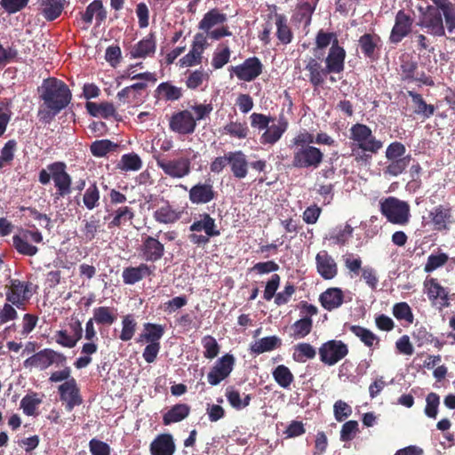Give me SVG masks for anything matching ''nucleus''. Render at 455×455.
Here are the masks:
<instances>
[{
    "label": "nucleus",
    "mask_w": 455,
    "mask_h": 455,
    "mask_svg": "<svg viewBox=\"0 0 455 455\" xmlns=\"http://www.w3.org/2000/svg\"><path fill=\"white\" fill-rule=\"evenodd\" d=\"M156 266L140 263L137 267H127L123 270L122 277L125 284L132 285L145 277L155 274Z\"/></svg>",
    "instance_id": "27"
},
{
    "label": "nucleus",
    "mask_w": 455,
    "mask_h": 455,
    "mask_svg": "<svg viewBox=\"0 0 455 455\" xmlns=\"http://www.w3.org/2000/svg\"><path fill=\"white\" fill-rule=\"evenodd\" d=\"M381 214L392 224L404 226L411 218L410 205L407 202L395 196H388L379 202Z\"/></svg>",
    "instance_id": "5"
},
{
    "label": "nucleus",
    "mask_w": 455,
    "mask_h": 455,
    "mask_svg": "<svg viewBox=\"0 0 455 455\" xmlns=\"http://www.w3.org/2000/svg\"><path fill=\"white\" fill-rule=\"evenodd\" d=\"M227 21V14L220 12L217 8L207 12L198 24L201 30L209 32L214 26L223 24Z\"/></svg>",
    "instance_id": "38"
},
{
    "label": "nucleus",
    "mask_w": 455,
    "mask_h": 455,
    "mask_svg": "<svg viewBox=\"0 0 455 455\" xmlns=\"http://www.w3.org/2000/svg\"><path fill=\"white\" fill-rule=\"evenodd\" d=\"M137 329V322L134 319V316L131 314H128L123 316L122 319V331L119 335V339L122 341H129L132 339L135 334Z\"/></svg>",
    "instance_id": "53"
},
{
    "label": "nucleus",
    "mask_w": 455,
    "mask_h": 455,
    "mask_svg": "<svg viewBox=\"0 0 455 455\" xmlns=\"http://www.w3.org/2000/svg\"><path fill=\"white\" fill-rule=\"evenodd\" d=\"M228 163L233 176L236 179H244L248 174V161L246 155L241 151H230L228 153Z\"/></svg>",
    "instance_id": "28"
},
{
    "label": "nucleus",
    "mask_w": 455,
    "mask_h": 455,
    "mask_svg": "<svg viewBox=\"0 0 455 455\" xmlns=\"http://www.w3.org/2000/svg\"><path fill=\"white\" fill-rule=\"evenodd\" d=\"M348 354V347L342 340L331 339L319 347V356L323 363L331 366L341 361Z\"/></svg>",
    "instance_id": "9"
},
{
    "label": "nucleus",
    "mask_w": 455,
    "mask_h": 455,
    "mask_svg": "<svg viewBox=\"0 0 455 455\" xmlns=\"http://www.w3.org/2000/svg\"><path fill=\"white\" fill-rule=\"evenodd\" d=\"M196 125V119L188 109L174 113L169 122L170 130L180 135L194 133Z\"/></svg>",
    "instance_id": "15"
},
{
    "label": "nucleus",
    "mask_w": 455,
    "mask_h": 455,
    "mask_svg": "<svg viewBox=\"0 0 455 455\" xmlns=\"http://www.w3.org/2000/svg\"><path fill=\"white\" fill-rule=\"evenodd\" d=\"M85 108L90 115L93 116H101L103 118H109L111 116H116V108L113 103L110 102H101L96 103L92 101H87L85 104Z\"/></svg>",
    "instance_id": "42"
},
{
    "label": "nucleus",
    "mask_w": 455,
    "mask_h": 455,
    "mask_svg": "<svg viewBox=\"0 0 455 455\" xmlns=\"http://www.w3.org/2000/svg\"><path fill=\"white\" fill-rule=\"evenodd\" d=\"M349 140L350 156L361 166L370 165L373 156L383 148V141L364 124L356 123L350 127Z\"/></svg>",
    "instance_id": "2"
},
{
    "label": "nucleus",
    "mask_w": 455,
    "mask_h": 455,
    "mask_svg": "<svg viewBox=\"0 0 455 455\" xmlns=\"http://www.w3.org/2000/svg\"><path fill=\"white\" fill-rule=\"evenodd\" d=\"M443 14L447 29L450 33L455 32V5L450 2L439 7Z\"/></svg>",
    "instance_id": "64"
},
{
    "label": "nucleus",
    "mask_w": 455,
    "mask_h": 455,
    "mask_svg": "<svg viewBox=\"0 0 455 455\" xmlns=\"http://www.w3.org/2000/svg\"><path fill=\"white\" fill-rule=\"evenodd\" d=\"M424 288L432 306L437 307L440 310L450 306L449 291L442 286L437 279L427 278L424 282Z\"/></svg>",
    "instance_id": "14"
},
{
    "label": "nucleus",
    "mask_w": 455,
    "mask_h": 455,
    "mask_svg": "<svg viewBox=\"0 0 455 455\" xmlns=\"http://www.w3.org/2000/svg\"><path fill=\"white\" fill-rule=\"evenodd\" d=\"M143 326L144 332L140 336V340H145L148 343L160 342L164 334V326L151 323H146Z\"/></svg>",
    "instance_id": "44"
},
{
    "label": "nucleus",
    "mask_w": 455,
    "mask_h": 455,
    "mask_svg": "<svg viewBox=\"0 0 455 455\" xmlns=\"http://www.w3.org/2000/svg\"><path fill=\"white\" fill-rule=\"evenodd\" d=\"M272 375L275 382L283 388H288L294 380L291 370L283 364L275 367Z\"/></svg>",
    "instance_id": "49"
},
{
    "label": "nucleus",
    "mask_w": 455,
    "mask_h": 455,
    "mask_svg": "<svg viewBox=\"0 0 455 455\" xmlns=\"http://www.w3.org/2000/svg\"><path fill=\"white\" fill-rule=\"evenodd\" d=\"M313 328V321L310 317H302L297 320L292 325L291 336L295 339H303L307 336Z\"/></svg>",
    "instance_id": "48"
},
{
    "label": "nucleus",
    "mask_w": 455,
    "mask_h": 455,
    "mask_svg": "<svg viewBox=\"0 0 455 455\" xmlns=\"http://www.w3.org/2000/svg\"><path fill=\"white\" fill-rule=\"evenodd\" d=\"M156 50V36L154 33H149L148 36L132 46L129 52V55L131 59H146L148 57H153Z\"/></svg>",
    "instance_id": "25"
},
{
    "label": "nucleus",
    "mask_w": 455,
    "mask_h": 455,
    "mask_svg": "<svg viewBox=\"0 0 455 455\" xmlns=\"http://www.w3.org/2000/svg\"><path fill=\"white\" fill-rule=\"evenodd\" d=\"M42 241L43 235L38 230L26 229L12 236L13 247L20 254L25 256H34L38 251V248L29 242L40 243Z\"/></svg>",
    "instance_id": "10"
},
{
    "label": "nucleus",
    "mask_w": 455,
    "mask_h": 455,
    "mask_svg": "<svg viewBox=\"0 0 455 455\" xmlns=\"http://www.w3.org/2000/svg\"><path fill=\"white\" fill-rule=\"evenodd\" d=\"M134 217V212L128 206L119 207L115 213L113 220L109 223V227H120L121 225L131 221Z\"/></svg>",
    "instance_id": "59"
},
{
    "label": "nucleus",
    "mask_w": 455,
    "mask_h": 455,
    "mask_svg": "<svg viewBox=\"0 0 455 455\" xmlns=\"http://www.w3.org/2000/svg\"><path fill=\"white\" fill-rule=\"evenodd\" d=\"M358 45L362 53L371 61H375L379 57L381 49V38L375 33H365L360 36Z\"/></svg>",
    "instance_id": "23"
},
{
    "label": "nucleus",
    "mask_w": 455,
    "mask_h": 455,
    "mask_svg": "<svg viewBox=\"0 0 455 455\" xmlns=\"http://www.w3.org/2000/svg\"><path fill=\"white\" fill-rule=\"evenodd\" d=\"M138 251L140 257L145 263H155L164 257L165 248L164 244L161 243L157 237L146 235L142 237Z\"/></svg>",
    "instance_id": "13"
},
{
    "label": "nucleus",
    "mask_w": 455,
    "mask_h": 455,
    "mask_svg": "<svg viewBox=\"0 0 455 455\" xmlns=\"http://www.w3.org/2000/svg\"><path fill=\"white\" fill-rule=\"evenodd\" d=\"M407 95L411 99L413 113L422 119L430 118L436 109L433 104H427L420 93L414 91H407Z\"/></svg>",
    "instance_id": "34"
},
{
    "label": "nucleus",
    "mask_w": 455,
    "mask_h": 455,
    "mask_svg": "<svg viewBox=\"0 0 455 455\" xmlns=\"http://www.w3.org/2000/svg\"><path fill=\"white\" fill-rule=\"evenodd\" d=\"M108 16V12L103 6L101 0H93L85 9L84 12L81 13L82 20L90 25L92 22L93 17H95L97 26H100L105 22Z\"/></svg>",
    "instance_id": "30"
},
{
    "label": "nucleus",
    "mask_w": 455,
    "mask_h": 455,
    "mask_svg": "<svg viewBox=\"0 0 455 455\" xmlns=\"http://www.w3.org/2000/svg\"><path fill=\"white\" fill-rule=\"evenodd\" d=\"M347 328L367 347H372L374 345H379V338L369 329L355 324L348 325Z\"/></svg>",
    "instance_id": "43"
},
{
    "label": "nucleus",
    "mask_w": 455,
    "mask_h": 455,
    "mask_svg": "<svg viewBox=\"0 0 455 455\" xmlns=\"http://www.w3.org/2000/svg\"><path fill=\"white\" fill-rule=\"evenodd\" d=\"M430 222L435 231H448L455 223L452 209L448 204H439L434 207L428 214Z\"/></svg>",
    "instance_id": "17"
},
{
    "label": "nucleus",
    "mask_w": 455,
    "mask_h": 455,
    "mask_svg": "<svg viewBox=\"0 0 455 455\" xmlns=\"http://www.w3.org/2000/svg\"><path fill=\"white\" fill-rule=\"evenodd\" d=\"M329 44H331V47H334V44L339 45L337 34L334 32H325L323 29L319 30L315 36L316 49L323 50Z\"/></svg>",
    "instance_id": "55"
},
{
    "label": "nucleus",
    "mask_w": 455,
    "mask_h": 455,
    "mask_svg": "<svg viewBox=\"0 0 455 455\" xmlns=\"http://www.w3.org/2000/svg\"><path fill=\"white\" fill-rule=\"evenodd\" d=\"M189 230L191 232L204 231V234L212 237L219 236L220 235V230L218 228L215 219L207 212L199 214V219L193 221L189 226Z\"/></svg>",
    "instance_id": "29"
},
{
    "label": "nucleus",
    "mask_w": 455,
    "mask_h": 455,
    "mask_svg": "<svg viewBox=\"0 0 455 455\" xmlns=\"http://www.w3.org/2000/svg\"><path fill=\"white\" fill-rule=\"evenodd\" d=\"M155 220L161 224H173L181 217V212L173 209L168 202L154 212Z\"/></svg>",
    "instance_id": "37"
},
{
    "label": "nucleus",
    "mask_w": 455,
    "mask_h": 455,
    "mask_svg": "<svg viewBox=\"0 0 455 455\" xmlns=\"http://www.w3.org/2000/svg\"><path fill=\"white\" fill-rule=\"evenodd\" d=\"M161 99L166 101H175L182 97V89L172 85L169 82L161 83L156 90Z\"/></svg>",
    "instance_id": "45"
},
{
    "label": "nucleus",
    "mask_w": 455,
    "mask_h": 455,
    "mask_svg": "<svg viewBox=\"0 0 455 455\" xmlns=\"http://www.w3.org/2000/svg\"><path fill=\"white\" fill-rule=\"evenodd\" d=\"M100 194L96 182L91 184L83 196L85 208L92 211L100 205Z\"/></svg>",
    "instance_id": "52"
},
{
    "label": "nucleus",
    "mask_w": 455,
    "mask_h": 455,
    "mask_svg": "<svg viewBox=\"0 0 455 455\" xmlns=\"http://www.w3.org/2000/svg\"><path fill=\"white\" fill-rule=\"evenodd\" d=\"M60 401L66 403V410L71 411L76 406L83 403L80 388L75 378L65 381L58 387Z\"/></svg>",
    "instance_id": "18"
},
{
    "label": "nucleus",
    "mask_w": 455,
    "mask_h": 455,
    "mask_svg": "<svg viewBox=\"0 0 455 455\" xmlns=\"http://www.w3.org/2000/svg\"><path fill=\"white\" fill-rule=\"evenodd\" d=\"M157 166L167 175L174 179H181L191 172V161L188 157L167 159L162 156H155Z\"/></svg>",
    "instance_id": "8"
},
{
    "label": "nucleus",
    "mask_w": 455,
    "mask_h": 455,
    "mask_svg": "<svg viewBox=\"0 0 455 455\" xmlns=\"http://www.w3.org/2000/svg\"><path fill=\"white\" fill-rule=\"evenodd\" d=\"M393 315L397 320H404L412 323L414 316L411 308L406 302H399L393 307Z\"/></svg>",
    "instance_id": "62"
},
{
    "label": "nucleus",
    "mask_w": 455,
    "mask_h": 455,
    "mask_svg": "<svg viewBox=\"0 0 455 455\" xmlns=\"http://www.w3.org/2000/svg\"><path fill=\"white\" fill-rule=\"evenodd\" d=\"M67 357L64 354L57 352L52 348H44L23 362L25 368H37L41 371L46 370L52 364L64 365Z\"/></svg>",
    "instance_id": "7"
},
{
    "label": "nucleus",
    "mask_w": 455,
    "mask_h": 455,
    "mask_svg": "<svg viewBox=\"0 0 455 455\" xmlns=\"http://www.w3.org/2000/svg\"><path fill=\"white\" fill-rule=\"evenodd\" d=\"M38 92L44 107L38 110V117L44 124H50L72 100V92L68 86L55 77L44 79Z\"/></svg>",
    "instance_id": "1"
},
{
    "label": "nucleus",
    "mask_w": 455,
    "mask_h": 455,
    "mask_svg": "<svg viewBox=\"0 0 455 455\" xmlns=\"http://www.w3.org/2000/svg\"><path fill=\"white\" fill-rule=\"evenodd\" d=\"M235 359L233 355L226 354L219 358L207 375L210 385L217 386L227 379L234 369Z\"/></svg>",
    "instance_id": "16"
},
{
    "label": "nucleus",
    "mask_w": 455,
    "mask_h": 455,
    "mask_svg": "<svg viewBox=\"0 0 455 455\" xmlns=\"http://www.w3.org/2000/svg\"><path fill=\"white\" fill-rule=\"evenodd\" d=\"M65 0H42V13L46 20H56L64 9Z\"/></svg>",
    "instance_id": "41"
},
{
    "label": "nucleus",
    "mask_w": 455,
    "mask_h": 455,
    "mask_svg": "<svg viewBox=\"0 0 455 455\" xmlns=\"http://www.w3.org/2000/svg\"><path fill=\"white\" fill-rule=\"evenodd\" d=\"M282 346V339L277 336H267L256 340L250 345V351L254 355L273 351Z\"/></svg>",
    "instance_id": "35"
},
{
    "label": "nucleus",
    "mask_w": 455,
    "mask_h": 455,
    "mask_svg": "<svg viewBox=\"0 0 455 455\" xmlns=\"http://www.w3.org/2000/svg\"><path fill=\"white\" fill-rule=\"evenodd\" d=\"M440 405V396L435 392L429 393L426 397V407L424 412L429 419H435Z\"/></svg>",
    "instance_id": "60"
},
{
    "label": "nucleus",
    "mask_w": 455,
    "mask_h": 455,
    "mask_svg": "<svg viewBox=\"0 0 455 455\" xmlns=\"http://www.w3.org/2000/svg\"><path fill=\"white\" fill-rule=\"evenodd\" d=\"M251 126L254 129L264 131L259 138L262 145H274L280 140L283 133L288 129V121L283 116H280L277 124H272L275 118L261 113H252L250 116Z\"/></svg>",
    "instance_id": "4"
},
{
    "label": "nucleus",
    "mask_w": 455,
    "mask_h": 455,
    "mask_svg": "<svg viewBox=\"0 0 455 455\" xmlns=\"http://www.w3.org/2000/svg\"><path fill=\"white\" fill-rule=\"evenodd\" d=\"M413 18L403 10L397 12L395 24L389 36V42L397 44L411 32Z\"/></svg>",
    "instance_id": "20"
},
{
    "label": "nucleus",
    "mask_w": 455,
    "mask_h": 455,
    "mask_svg": "<svg viewBox=\"0 0 455 455\" xmlns=\"http://www.w3.org/2000/svg\"><path fill=\"white\" fill-rule=\"evenodd\" d=\"M218 196L211 179L204 182H198L191 187L188 191L189 201L194 204H206Z\"/></svg>",
    "instance_id": "19"
},
{
    "label": "nucleus",
    "mask_w": 455,
    "mask_h": 455,
    "mask_svg": "<svg viewBox=\"0 0 455 455\" xmlns=\"http://www.w3.org/2000/svg\"><path fill=\"white\" fill-rule=\"evenodd\" d=\"M52 179L56 189V198H63L72 192V178L67 172V164L62 161H56L47 165L46 169L40 170L38 181L47 185Z\"/></svg>",
    "instance_id": "3"
},
{
    "label": "nucleus",
    "mask_w": 455,
    "mask_h": 455,
    "mask_svg": "<svg viewBox=\"0 0 455 455\" xmlns=\"http://www.w3.org/2000/svg\"><path fill=\"white\" fill-rule=\"evenodd\" d=\"M41 403L42 400L37 397L36 393L26 395L20 401V408L27 416H35L36 409Z\"/></svg>",
    "instance_id": "56"
},
{
    "label": "nucleus",
    "mask_w": 455,
    "mask_h": 455,
    "mask_svg": "<svg viewBox=\"0 0 455 455\" xmlns=\"http://www.w3.org/2000/svg\"><path fill=\"white\" fill-rule=\"evenodd\" d=\"M32 295V283L30 282H21L14 279L11 281L6 291V301L18 308H23Z\"/></svg>",
    "instance_id": "11"
},
{
    "label": "nucleus",
    "mask_w": 455,
    "mask_h": 455,
    "mask_svg": "<svg viewBox=\"0 0 455 455\" xmlns=\"http://www.w3.org/2000/svg\"><path fill=\"white\" fill-rule=\"evenodd\" d=\"M322 62V59L314 57H309L306 60L305 70L307 72V76L309 83L315 89L323 86L326 77L330 75Z\"/></svg>",
    "instance_id": "21"
},
{
    "label": "nucleus",
    "mask_w": 455,
    "mask_h": 455,
    "mask_svg": "<svg viewBox=\"0 0 455 455\" xmlns=\"http://www.w3.org/2000/svg\"><path fill=\"white\" fill-rule=\"evenodd\" d=\"M354 228L348 223L344 226H339L332 228L328 236V240L333 244L345 245L348 240L352 237Z\"/></svg>",
    "instance_id": "40"
},
{
    "label": "nucleus",
    "mask_w": 455,
    "mask_h": 455,
    "mask_svg": "<svg viewBox=\"0 0 455 455\" xmlns=\"http://www.w3.org/2000/svg\"><path fill=\"white\" fill-rule=\"evenodd\" d=\"M401 76L403 81L412 82L416 80V71L418 69V63L411 59L402 60Z\"/></svg>",
    "instance_id": "58"
},
{
    "label": "nucleus",
    "mask_w": 455,
    "mask_h": 455,
    "mask_svg": "<svg viewBox=\"0 0 455 455\" xmlns=\"http://www.w3.org/2000/svg\"><path fill=\"white\" fill-rule=\"evenodd\" d=\"M293 148L291 166L296 169H317L323 161L322 150L312 145Z\"/></svg>",
    "instance_id": "6"
},
{
    "label": "nucleus",
    "mask_w": 455,
    "mask_h": 455,
    "mask_svg": "<svg viewBox=\"0 0 455 455\" xmlns=\"http://www.w3.org/2000/svg\"><path fill=\"white\" fill-rule=\"evenodd\" d=\"M449 257L446 253L441 252L439 254H431L428 256L427 263L424 267L426 273L433 272L440 267L447 263Z\"/></svg>",
    "instance_id": "63"
},
{
    "label": "nucleus",
    "mask_w": 455,
    "mask_h": 455,
    "mask_svg": "<svg viewBox=\"0 0 455 455\" xmlns=\"http://www.w3.org/2000/svg\"><path fill=\"white\" fill-rule=\"evenodd\" d=\"M412 157L410 154L406 156L387 160V164L383 169L385 176L397 177L403 173L409 166Z\"/></svg>",
    "instance_id": "39"
},
{
    "label": "nucleus",
    "mask_w": 455,
    "mask_h": 455,
    "mask_svg": "<svg viewBox=\"0 0 455 455\" xmlns=\"http://www.w3.org/2000/svg\"><path fill=\"white\" fill-rule=\"evenodd\" d=\"M191 408L187 403H177L163 415V424L169 426L172 423L180 422L190 413Z\"/></svg>",
    "instance_id": "36"
},
{
    "label": "nucleus",
    "mask_w": 455,
    "mask_h": 455,
    "mask_svg": "<svg viewBox=\"0 0 455 455\" xmlns=\"http://www.w3.org/2000/svg\"><path fill=\"white\" fill-rule=\"evenodd\" d=\"M230 55L231 50L228 45L224 44H219L212 55V66L213 68H222L227 63H228Z\"/></svg>",
    "instance_id": "50"
},
{
    "label": "nucleus",
    "mask_w": 455,
    "mask_h": 455,
    "mask_svg": "<svg viewBox=\"0 0 455 455\" xmlns=\"http://www.w3.org/2000/svg\"><path fill=\"white\" fill-rule=\"evenodd\" d=\"M118 165L121 170L125 172L139 171L142 166V162L137 154H124Z\"/></svg>",
    "instance_id": "57"
},
{
    "label": "nucleus",
    "mask_w": 455,
    "mask_h": 455,
    "mask_svg": "<svg viewBox=\"0 0 455 455\" xmlns=\"http://www.w3.org/2000/svg\"><path fill=\"white\" fill-rule=\"evenodd\" d=\"M151 455H173L175 443L171 434H160L150 443Z\"/></svg>",
    "instance_id": "31"
},
{
    "label": "nucleus",
    "mask_w": 455,
    "mask_h": 455,
    "mask_svg": "<svg viewBox=\"0 0 455 455\" xmlns=\"http://www.w3.org/2000/svg\"><path fill=\"white\" fill-rule=\"evenodd\" d=\"M118 145L109 140H95L91 144L90 150L92 156L96 157H103L107 156L108 153L116 151Z\"/></svg>",
    "instance_id": "51"
},
{
    "label": "nucleus",
    "mask_w": 455,
    "mask_h": 455,
    "mask_svg": "<svg viewBox=\"0 0 455 455\" xmlns=\"http://www.w3.org/2000/svg\"><path fill=\"white\" fill-rule=\"evenodd\" d=\"M223 130L225 133L239 140L247 138L249 133L246 123L231 121L223 127Z\"/></svg>",
    "instance_id": "54"
},
{
    "label": "nucleus",
    "mask_w": 455,
    "mask_h": 455,
    "mask_svg": "<svg viewBox=\"0 0 455 455\" xmlns=\"http://www.w3.org/2000/svg\"><path fill=\"white\" fill-rule=\"evenodd\" d=\"M346 56L345 49L339 44H334V47H330L328 54L324 59L325 67L330 75L340 74L344 71Z\"/></svg>",
    "instance_id": "26"
},
{
    "label": "nucleus",
    "mask_w": 455,
    "mask_h": 455,
    "mask_svg": "<svg viewBox=\"0 0 455 455\" xmlns=\"http://www.w3.org/2000/svg\"><path fill=\"white\" fill-rule=\"evenodd\" d=\"M202 345L204 348V356L207 359L215 358L220 353V345L214 337L206 335L202 339Z\"/></svg>",
    "instance_id": "61"
},
{
    "label": "nucleus",
    "mask_w": 455,
    "mask_h": 455,
    "mask_svg": "<svg viewBox=\"0 0 455 455\" xmlns=\"http://www.w3.org/2000/svg\"><path fill=\"white\" fill-rule=\"evenodd\" d=\"M228 71L241 81L251 82L262 74L263 64L258 57H250L240 65L231 66Z\"/></svg>",
    "instance_id": "12"
},
{
    "label": "nucleus",
    "mask_w": 455,
    "mask_h": 455,
    "mask_svg": "<svg viewBox=\"0 0 455 455\" xmlns=\"http://www.w3.org/2000/svg\"><path fill=\"white\" fill-rule=\"evenodd\" d=\"M438 7L428 6L424 14L419 26L427 29V32L434 36H443L445 35V29L443 22L442 14Z\"/></svg>",
    "instance_id": "22"
},
{
    "label": "nucleus",
    "mask_w": 455,
    "mask_h": 455,
    "mask_svg": "<svg viewBox=\"0 0 455 455\" xmlns=\"http://www.w3.org/2000/svg\"><path fill=\"white\" fill-rule=\"evenodd\" d=\"M269 18H274L275 20V36L279 43L284 45L291 44L293 40V32L289 25L287 17L283 13L275 12L273 15H269Z\"/></svg>",
    "instance_id": "32"
},
{
    "label": "nucleus",
    "mask_w": 455,
    "mask_h": 455,
    "mask_svg": "<svg viewBox=\"0 0 455 455\" xmlns=\"http://www.w3.org/2000/svg\"><path fill=\"white\" fill-rule=\"evenodd\" d=\"M316 350L309 343L301 342L294 346L292 358L298 363H305L315 357Z\"/></svg>",
    "instance_id": "47"
},
{
    "label": "nucleus",
    "mask_w": 455,
    "mask_h": 455,
    "mask_svg": "<svg viewBox=\"0 0 455 455\" xmlns=\"http://www.w3.org/2000/svg\"><path fill=\"white\" fill-rule=\"evenodd\" d=\"M319 301L324 309L332 311L343 304L344 293L340 288L331 287L320 294Z\"/></svg>",
    "instance_id": "33"
},
{
    "label": "nucleus",
    "mask_w": 455,
    "mask_h": 455,
    "mask_svg": "<svg viewBox=\"0 0 455 455\" xmlns=\"http://www.w3.org/2000/svg\"><path fill=\"white\" fill-rule=\"evenodd\" d=\"M318 274L325 280L333 279L338 275V265L327 251H320L315 256Z\"/></svg>",
    "instance_id": "24"
},
{
    "label": "nucleus",
    "mask_w": 455,
    "mask_h": 455,
    "mask_svg": "<svg viewBox=\"0 0 455 455\" xmlns=\"http://www.w3.org/2000/svg\"><path fill=\"white\" fill-rule=\"evenodd\" d=\"M115 309L109 307H99L93 309V317L97 324L112 325L116 321V315L114 313Z\"/></svg>",
    "instance_id": "46"
}]
</instances>
